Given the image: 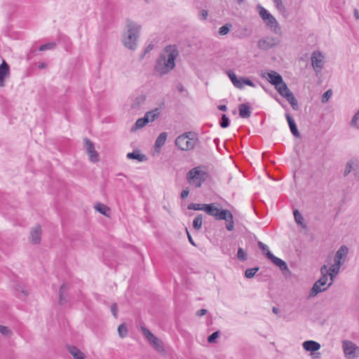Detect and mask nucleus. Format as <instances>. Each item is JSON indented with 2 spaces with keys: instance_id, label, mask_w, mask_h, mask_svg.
I'll return each mask as SVG.
<instances>
[{
  "instance_id": "nucleus-35",
  "label": "nucleus",
  "mask_w": 359,
  "mask_h": 359,
  "mask_svg": "<svg viewBox=\"0 0 359 359\" xmlns=\"http://www.w3.org/2000/svg\"><path fill=\"white\" fill-rule=\"evenodd\" d=\"M258 271H259V268L258 267H255V268H252V269H248L245 271V276L247 278H253L255 276V275L256 274V273Z\"/></svg>"
},
{
  "instance_id": "nucleus-17",
  "label": "nucleus",
  "mask_w": 359,
  "mask_h": 359,
  "mask_svg": "<svg viewBox=\"0 0 359 359\" xmlns=\"http://www.w3.org/2000/svg\"><path fill=\"white\" fill-rule=\"evenodd\" d=\"M267 258L271 260L276 266L279 267L282 271H288L287 264L281 259L274 256L271 252H268Z\"/></svg>"
},
{
  "instance_id": "nucleus-43",
  "label": "nucleus",
  "mask_w": 359,
  "mask_h": 359,
  "mask_svg": "<svg viewBox=\"0 0 359 359\" xmlns=\"http://www.w3.org/2000/svg\"><path fill=\"white\" fill-rule=\"evenodd\" d=\"M0 332L5 336H10L12 334L11 330L8 327L4 325H0Z\"/></svg>"
},
{
  "instance_id": "nucleus-2",
  "label": "nucleus",
  "mask_w": 359,
  "mask_h": 359,
  "mask_svg": "<svg viewBox=\"0 0 359 359\" xmlns=\"http://www.w3.org/2000/svg\"><path fill=\"white\" fill-rule=\"evenodd\" d=\"M179 56L178 48L176 45L166 46L161 55L163 66L158 68V74H165L172 70L175 67V60Z\"/></svg>"
},
{
  "instance_id": "nucleus-15",
  "label": "nucleus",
  "mask_w": 359,
  "mask_h": 359,
  "mask_svg": "<svg viewBox=\"0 0 359 359\" xmlns=\"http://www.w3.org/2000/svg\"><path fill=\"white\" fill-rule=\"evenodd\" d=\"M261 76L265 78L269 83L273 85L275 88L283 82L281 75L275 71L262 72Z\"/></svg>"
},
{
  "instance_id": "nucleus-18",
  "label": "nucleus",
  "mask_w": 359,
  "mask_h": 359,
  "mask_svg": "<svg viewBox=\"0 0 359 359\" xmlns=\"http://www.w3.org/2000/svg\"><path fill=\"white\" fill-rule=\"evenodd\" d=\"M302 346L305 351L310 352H315L320 348V344L318 342L313 340L304 341Z\"/></svg>"
},
{
  "instance_id": "nucleus-32",
  "label": "nucleus",
  "mask_w": 359,
  "mask_h": 359,
  "mask_svg": "<svg viewBox=\"0 0 359 359\" xmlns=\"http://www.w3.org/2000/svg\"><path fill=\"white\" fill-rule=\"evenodd\" d=\"M202 223H203L202 215H198L197 217H196L194 218V219L193 221V227L196 230H199L201 229Z\"/></svg>"
},
{
  "instance_id": "nucleus-24",
  "label": "nucleus",
  "mask_w": 359,
  "mask_h": 359,
  "mask_svg": "<svg viewBox=\"0 0 359 359\" xmlns=\"http://www.w3.org/2000/svg\"><path fill=\"white\" fill-rule=\"evenodd\" d=\"M223 220L226 221V229L231 231L234 229V222H233V217L230 210H227V212L225 214V218H223Z\"/></svg>"
},
{
  "instance_id": "nucleus-61",
  "label": "nucleus",
  "mask_w": 359,
  "mask_h": 359,
  "mask_svg": "<svg viewBox=\"0 0 359 359\" xmlns=\"http://www.w3.org/2000/svg\"><path fill=\"white\" fill-rule=\"evenodd\" d=\"M318 355H319V353H318ZM315 358H319V355H317V356H316Z\"/></svg>"
},
{
  "instance_id": "nucleus-12",
  "label": "nucleus",
  "mask_w": 359,
  "mask_h": 359,
  "mask_svg": "<svg viewBox=\"0 0 359 359\" xmlns=\"http://www.w3.org/2000/svg\"><path fill=\"white\" fill-rule=\"evenodd\" d=\"M311 65L314 71L318 74L320 72L325 65V56L320 51H314L311 57Z\"/></svg>"
},
{
  "instance_id": "nucleus-54",
  "label": "nucleus",
  "mask_w": 359,
  "mask_h": 359,
  "mask_svg": "<svg viewBox=\"0 0 359 359\" xmlns=\"http://www.w3.org/2000/svg\"><path fill=\"white\" fill-rule=\"evenodd\" d=\"M218 109L221 111H225L227 109V107L226 105H219Z\"/></svg>"
},
{
  "instance_id": "nucleus-37",
  "label": "nucleus",
  "mask_w": 359,
  "mask_h": 359,
  "mask_svg": "<svg viewBox=\"0 0 359 359\" xmlns=\"http://www.w3.org/2000/svg\"><path fill=\"white\" fill-rule=\"evenodd\" d=\"M358 121H359V110L353 116L351 121V125L357 128V129H359V124H358Z\"/></svg>"
},
{
  "instance_id": "nucleus-27",
  "label": "nucleus",
  "mask_w": 359,
  "mask_h": 359,
  "mask_svg": "<svg viewBox=\"0 0 359 359\" xmlns=\"http://www.w3.org/2000/svg\"><path fill=\"white\" fill-rule=\"evenodd\" d=\"M67 350L69 353L73 356L74 359H79L81 356L83 355V353L75 346H69Z\"/></svg>"
},
{
  "instance_id": "nucleus-10",
  "label": "nucleus",
  "mask_w": 359,
  "mask_h": 359,
  "mask_svg": "<svg viewBox=\"0 0 359 359\" xmlns=\"http://www.w3.org/2000/svg\"><path fill=\"white\" fill-rule=\"evenodd\" d=\"M227 74L233 86L237 88L242 89L244 88V85L255 87V83L248 78H238L236 74L231 71L228 72Z\"/></svg>"
},
{
  "instance_id": "nucleus-40",
  "label": "nucleus",
  "mask_w": 359,
  "mask_h": 359,
  "mask_svg": "<svg viewBox=\"0 0 359 359\" xmlns=\"http://www.w3.org/2000/svg\"><path fill=\"white\" fill-rule=\"evenodd\" d=\"M276 8L280 12H284L285 10V6L283 4L282 0H273Z\"/></svg>"
},
{
  "instance_id": "nucleus-22",
  "label": "nucleus",
  "mask_w": 359,
  "mask_h": 359,
  "mask_svg": "<svg viewBox=\"0 0 359 359\" xmlns=\"http://www.w3.org/2000/svg\"><path fill=\"white\" fill-rule=\"evenodd\" d=\"M285 117L292 135L295 137H299L300 135L293 118L289 114H286Z\"/></svg>"
},
{
  "instance_id": "nucleus-39",
  "label": "nucleus",
  "mask_w": 359,
  "mask_h": 359,
  "mask_svg": "<svg viewBox=\"0 0 359 359\" xmlns=\"http://www.w3.org/2000/svg\"><path fill=\"white\" fill-rule=\"evenodd\" d=\"M237 257L238 259L241 261H245L247 259V254L243 248H239L238 250Z\"/></svg>"
},
{
  "instance_id": "nucleus-42",
  "label": "nucleus",
  "mask_w": 359,
  "mask_h": 359,
  "mask_svg": "<svg viewBox=\"0 0 359 359\" xmlns=\"http://www.w3.org/2000/svg\"><path fill=\"white\" fill-rule=\"evenodd\" d=\"M219 334L220 333L219 331L214 332L208 337V341L209 343H215V340L219 337Z\"/></svg>"
},
{
  "instance_id": "nucleus-31",
  "label": "nucleus",
  "mask_w": 359,
  "mask_h": 359,
  "mask_svg": "<svg viewBox=\"0 0 359 359\" xmlns=\"http://www.w3.org/2000/svg\"><path fill=\"white\" fill-rule=\"evenodd\" d=\"M293 214L295 222L302 227H305L306 226L304 224V218L302 214L297 210H294Z\"/></svg>"
},
{
  "instance_id": "nucleus-4",
  "label": "nucleus",
  "mask_w": 359,
  "mask_h": 359,
  "mask_svg": "<svg viewBox=\"0 0 359 359\" xmlns=\"http://www.w3.org/2000/svg\"><path fill=\"white\" fill-rule=\"evenodd\" d=\"M209 175L205 166H196L191 169L187 174L188 183L195 187L199 188L202 184L207 180Z\"/></svg>"
},
{
  "instance_id": "nucleus-19",
  "label": "nucleus",
  "mask_w": 359,
  "mask_h": 359,
  "mask_svg": "<svg viewBox=\"0 0 359 359\" xmlns=\"http://www.w3.org/2000/svg\"><path fill=\"white\" fill-rule=\"evenodd\" d=\"M9 74V66L4 60L0 65V86H4L5 78Z\"/></svg>"
},
{
  "instance_id": "nucleus-11",
  "label": "nucleus",
  "mask_w": 359,
  "mask_h": 359,
  "mask_svg": "<svg viewBox=\"0 0 359 359\" xmlns=\"http://www.w3.org/2000/svg\"><path fill=\"white\" fill-rule=\"evenodd\" d=\"M156 118L157 108L147 112L143 118H138L136 121L135 126L132 128V130H134V128H135L136 129L142 128L149 122L154 121Z\"/></svg>"
},
{
  "instance_id": "nucleus-38",
  "label": "nucleus",
  "mask_w": 359,
  "mask_h": 359,
  "mask_svg": "<svg viewBox=\"0 0 359 359\" xmlns=\"http://www.w3.org/2000/svg\"><path fill=\"white\" fill-rule=\"evenodd\" d=\"M332 95V92L331 90H327V91H325L323 95H322V98H321V102L323 103H325L327 102L330 98L331 97Z\"/></svg>"
},
{
  "instance_id": "nucleus-49",
  "label": "nucleus",
  "mask_w": 359,
  "mask_h": 359,
  "mask_svg": "<svg viewBox=\"0 0 359 359\" xmlns=\"http://www.w3.org/2000/svg\"><path fill=\"white\" fill-rule=\"evenodd\" d=\"M111 311L113 314V316L115 317V318H117V312H118V309H117V306L116 304H113L111 306Z\"/></svg>"
},
{
  "instance_id": "nucleus-34",
  "label": "nucleus",
  "mask_w": 359,
  "mask_h": 359,
  "mask_svg": "<svg viewBox=\"0 0 359 359\" xmlns=\"http://www.w3.org/2000/svg\"><path fill=\"white\" fill-rule=\"evenodd\" d=\"M118 332L120 337L124 338L125 337H126L128 334L127 326L125 324H121L118 327Z\"/></svg>"
},
{
  "instance_id": "nucleus-59",
  "label": "nucleus",
  "mask_w": 359,
  "mask_h": 359,
  "mask_svg": "<svg viewBox=\"0 0 359 359\" xmlns=\"http://www.w3.org/2000/svg\"><path fill=\"white\" fill-rule=\"evenodd\" d=\"M158 352H159V351H160V349H161V346H160V344H159V343H158Z\"/></svg>"
},
{
  "instance_id": "nucleus-47",
  "label": "nucleus",
  "mask_w": 359,
  "mask_h": 359,
  "mask_svg": "<svg viewBox=\"0 0 359 359\" xmlns=\"http://www.w3.org/2000/svg\"><path fill=\"white\" fill-rule=\"evenodd\" d=\"M145 100V96H139L136 98L135 102L132 104V107L135 108L136 104H140Z\"/></svg>"
},
{
  "instance_id": "nucleus-25",
  "label": "nucleus",
  "mask_w": 359,
  "mask_h": 359,
  "mask_svg": "<svg viewBox=\"0 0 359 359\" xmlns=\"http://www.w3.org/2000/svg\"><path fill=\"white\" fill-rule=\"evenodd\" d=\"M239 116L241 118H248L251 115V109L248 104H241L238 107Z\"/></svg>"
},
{
  "instance_id": "nucleus-21",
  "label": "nucleus",
  "mask_w": 359,
  "mask_h": 359,
  "mask_svg": "<svg viewBox=\"0 0 359 359\" xmlns=\"http://www.w3.org/2000/svg\"><path fill=\"white\" fill-rule=\"evenodd\" d=\"M143 335L151 342L155 348H157V337L153 334L149 330L144 327H141Z\"/></svg>"
},
{
  "instance_id": "nucleus-41",
  "label": "nucleus",
  "mask_w": 359,
  "mask_h": 359,
  "mask_svg": "<svg viewBox=\"0 0 359 359\" xmlns=\"http://www.w3.org/2000/svg\"><path fill=\"white\" fill-rule=\"evenodd\" d=\"M220 126L223 128H227L229 126V119L225 114H223L222 116Z\"/></svg>"
},
{
  "instance_id": "nucleus-5",
  "label": "nucleus",
  "mask_w": 359,
  "mask_h": 359,
  "mask_svg": "<svg viewBox=\"0 0 359 359\" xmlns=\"http://www.w3.org/2000/svg\"><path fill=\"white\" fill-rule=\"evenodd\" d=\"M257 11L267 27L273 32L278 34L280 30L279 23L270 12L261 5L257 6Z\"/></svg>"
},
{
  "instance_id": "nucleus-14",
  "label": "nucleus",
  "mask_w": 359,
  "mask_h": 359,
  "mask_svg": "<svg viewBox=\"0 0 359 359\" xmlns=\"http://www.w3.org/2000/svg\"><path fill=\"white\" fill-rule=\"evenodd\" d=\"M279 40L274 36H266L259 39L257 42V46L261 50H269L278 46Z\"/></svg>"
},
{
  "instance_id": "nucleus-50",
  "label": "nucleus",
  "mask_w": 359,
  "mask_h": 359,
  "mask_svg": "<svg viewBox=\"0 0 359 359\" xmlns=\"http://www.w3.org/2000/svg\"><path fill=\"white\" fill-rule=\"evenodd\" d=\"M208 311L205 309H199L196 311V314L197 316H203L207 313Z\"/></svg>"
},
{
  "instance_id": "nucleus-57",
  "label": "nucleus",
  "mask_w": 359,
  "mask_h": 359,
  "mask_svg": "<svg viewBox=\"0 0 359 359\" xmlns=\"http://www.w3.org/2000/svg\"><path fill=\"white\" fill-rule=\"evenodd\" d=\"M273 312L274 313H278V309L277 308H276V307H273Z\"/></svg>"
},
{
  "instance_id": "nucleus-20",
  "label": "nucleus",
  "mask_w": 359,
  "mask_h": 359,
  "mask_svg": "<svg viewBox=\"0 0 359 359\" xmlns=\"http://www.w3.org/2000/svg\"><path fill=\"white\" fill-rule=\"evenodd\" d=\"M41 232V228L39 225H37L31 231V240L34 244H38L40 243Z\"/></svg>"
},
{
  "instance_id": "nucleus-46",
  "label": "nucleus",
  "mask_w": 359,
  "mask_h": 359,
  "mask_svg": "<svg viewBox=\"0 0 359 359\" xmlns=\"http://www.w3.org/2000/svg\"><path fill=\"white\" fill-rule=\"evenodd\" d=\"M229 27L228 25H224L219 29V33L221 35H226L229 32Z\"/></svg>"
},
{
  "instance_id": "nucleus-44",
  "label": "nucleus",
  "mask_w": 359,
  "mask_h": 359,
  "mask_svg": "<svg viewBox=\"0 0 359 359\" xmlns=\"http://www.w3.org/2000/svg\"><path fill=\"white\" fill-rule=\"evenodd\" d=\"M258 246L262 250V252L267 257L268 252H270L269 247L261 241L258 242Z\"/></svg>"
},
{
  "instance_id": "nucleus-48",
  "label": "nucleus",
  "mask_w": 359,
  "mask_h": 359,
  "mask_svg": "<svg viewBox=\"0 0 359 359\" xmlns=\"http://www.w3.org/2000/svg\"><path fill=\"white\" fill-rule=\"evenodd\" d=\"M208 15V13L206 10H202L201 11H200L199 13V18L202 20H205L207 19V17Z\"/></svg>"
},
{
  "instance_id": "nucleus-52",
  "label": "nucleus",
  "mask_w": 359,
  "mask_h": 359,
  "mask_svg": "<svg viewBox=\"0 0 359 359\" xmlns=\"http://www.w3.org/2000/svg\"><path fill=\"white\" fill-rule=\"evenodd\" d=\"M187 236H188V239H189V243L193 245H195V243L191 236V235L189 234V231L187 230Z\"/></svg>"
},
{
  "instance_id": "nucleus-30",
  "label": "nucleus",
  "mask_w": 359,
  "mask_h": 359,
  "mask_svg": "<svg viewBox=\"0 0 359 359\" xmlns=\"http://www.w3.org/2000/svg\"><path fill=\"white\" fill-rule=\"evenodd\" d=\"M208 204H200V203H190L188 205L189 210H203L205 212L206 206Z\"/></svg>"
},
{
  "instance_id": "nucleus-51",
  "label": "nucleus",
  "mask_w": 359,
  "mask_h": 359,
  "mask_svg": "<svg viewBox=\"0 0 359 359\" xmlns=\"http://www.w3.org/2000/svg\"><path fill=\"white\" fill-rule=\"evenodd\" d=\"M189 190H187V189H184V190H183V191L181 192V197H182V198H187V197L188 196V195H189Z\"/></svg>"
},
{
  "instance_id": "nucleus-13",
  "label": "nucleus",
  "mask_w": 359,
  "mask_h": 359,
  "mask_svg": "<svg viewBox=\"0 0 359 359\" xmlns=\"http://www.w3.org/2000/svg\"><path fill=\"white\" fill-rule=\"evenodd\" d=\"M218 205L216 203H210L205 207V212L210 216L215 217L217 220H223L225 218V214L228 210H222L218 208Z\"/></svg>"
},
{
  "instance_id": "nucleus-60",
  "label": "nucleus",
  "mask_w": 359,
  "mask_h": 359,
  "mask_svg": "<svg viewBox=\"0 0 359 359\" xmlns=\"http://www.w3.org/2000/svg\"><path fill=\"white\" fill-rule=\"evenodd\" d=\"M154 69H157V65H156L154 66Z\"/></svg>"
},
{
  "instance_id": "nucleus-3",
  "label": "nucleus",
  "mask_w": 359,
  "mask_h": 359,
  "mask_svg": "<svg viewBox=\"0 0 359 359\" xmlns=\"http://www.w3.org/2000/svg\"><path fill=\"white\" fill-rule=\"evenodd\" d=\"M321 278L315 283L312 288L310 290L309 296L315 297L318 293L325 291L329 287H330L337 276H332L330 268L327 265L324 264L320 268Z\"/></svg>"
},
{
  "instance_id": "nucleus-8",
  "label": "nucleus",
  "mask_w": 359,
  "mask_h": 359,
  "mask_svg": "<svg viewBox=\"0 0 359 359\" xmlns=\"http://www.w3.org/2000/svg\"><path fill=\"white\" fill-rule=\"evenodd\" d=\"M342 349L346 359H355L359 357V346L350 340L342 341Z\"/></svg>"
},
{
  "instance_id": "nucleus-16",
  "label": "nucleus",
  "mask_w": 359,
  "mask_h": 359,
  "mask_svg": "<svg viewBox=\"0 0 359 359\" xmlns=\"http://www.w3.org/2000/svg\"><path fill=\"white\" fill-rule=\"evenodd\" d=\"M86 149L87 150V153L89 156V159L92 162H97L99 161V154L97 151L95 149L94 144L89 139L86 138L84 140Z\"/></svg>"
},
{
  "instance_id": "nucleus-6",
  "label": "nucleus",
  "mask_w": 359,
  "mask_h": 359,
  "mask_svg": "<svg viewBox=\"0 0 359 359\" xmlns=\"http://www.w3.org/2000/svg\"><path fill=\"white\" fill-rule=\"evenodd\" d=\"M348 250L346 246L342 245L336 252L334 257V263L328 267L332 273V276H337L339 273L341 266L345 262Z\"/></svg>"
},
{
  "instance_id": "nucleus-9",
  "label": "nucleus",
  "mask_w": 359,
  "mask_h": 359,
  "mask_svg": "<svg viewBox=\"0 0 359 359\" xmlns=\"http://www.w3.org/2000/svg\"><path fill=\"white\" fill-rule=\"evenodd\" d=\"M275 88L281 96L284 97L288 101L294 109H297V100L284 81Z\"/></svg>"
},
{
  "instance_id": "nucleus-55",
  "label": "nucleus",
  "mask_w": 359,
  "mask_h": 359,
  "mask_svg": "<svg viewBox=\"0 0 359 359\" xmlns=\"http://www.w3.org/2000/svg\"><path fill=\"white\" fill-rule=\"evenodd\" d=\"M354 17L355 18L356 20H359V12L357 9H355L354 10Z\"/></svg>"
},
{
  "instance_id": "nucleus-7",
  "label": "nucleus",
  "mask_w": 359,
  "mask_h": 359,
  "mask_svg": "<svg viewBox=\"0 0 359 359\" xmlns=\"http://www.w3.org/2000/svg\"><path fill=\"white\" fill-rule=\"evenodd\" d=\"M176 145L183 151H189L194 148L197 143V138L192 133H184L177 137Z\"/></svg>"
},
{
  "instance_id": "nucleus-45",
  "label": "nucleus",
  "mask_w": 359,
  "mask_h": 359,
  "mask_svg": "<svg viewBox=\"0 0 359 359\" xmlns=\"http://www.w3.org/2000/svg\"><path fill=\"white\" fill-rule=\"evenodd\" d=\"M166 138V133H162L158 135V148L165 143Z\"/></svg>"
},
{
  "instance_id": "nucleus-28",
  "label": "nucleus",
  "mask_w": 359,
  "mask_h": 359,
  "mask_svg": "<svg viewBox=\"0 0 359 359\" xmlns=\"http://www.w3.org/2000/svg\"><path fill=\"white\" fill-rule=\"evenodd\" d=\"M95 209L99 212L100 214L104 215V216H109V212H110V208L107 206L106 205L102 203H97L95 205Z\"/></svg>"
},
{
  "instance_id": "nucleus-58",
  "label": "nucleus",
  "mask_w": 359,
  "mask_h": 359,
  "mask_svg": "<svg viewBox=\"0 0 359 359\" xmlns=\"http://www.w3.org/2000/svg\"><path fill=\"white\" fill-rule=\"evenodd\" d=\"M79 359H86V355L83 354V355L81 356Z\"/></svg>"
},
{
  "instance_id": "nucleus-62",
  "label": "nucleus",
  "mask_w": 359,
  "mask_h": 359,
  "mask_svg": "<svg viewBox=\"0 0 359 359\" xmlns=\"http://www.w3.org/2000/svg\"><path fill=\"white\" fill-rule=\"evenodd\" d=\"M146 1H149V0H145Z\"/></svg>"
},
{
  "instance_id": "nucleus-23",
  "label": "nucleus",
  "mask_w": 359,
  "mask_h": 359,
  "mask_svg": "<svg viewBox=\"0 0 359 359\" xmlns=\"http://www.w3.org/2000/svg\"><path fill=\"white\" fill-rule=\"evenodd\" d=\"M68 290L67 284L64 283L60 287L59 290V304L63 305L67 303V292Z\"/></svg>"
},
{
  "instance_id": "nucleus-26",
  "label": "nucleus",
  "mask_w": 359,
  "mask_h": 359,
  "mask_svg": "<svg viewBox=\"0 0 359 359\" xmlns=\"http://www.w3.org/2000/svg\"><path fill=\"white\" fill-rule=\"evenodd\" d=\"M127 158L129 159L137 160L139 162H143L147 159L145 155L140 153L139 150H135L133 152L128 153L127 154Z\"/></svg>"
},
{
  "instance_id": "nucleus-33",
  "label": "nucleus",
  "mask_w": 359,
  "mask_h": 359,
  "mask_svg": "<svg viewBox=\"0 0 359 359\" xmlns=\"http://www.w3.org/2000/svg\"><path fill=\"white\" fill-rule=\"evenodd\" d=\"M56 47V43L55 42H49L45 44L40 46L39 48V51H45L46 50H52Z\"/></svg>"
},
{
  "instance_id": "nucleus-53",
  "label": "nucleus",
  "mask_w": 359,
  "mask_h": 359,
  "mask_svg": "<svg viewBox=\"0 0 359 359\" xmlns=\"http://www.w3.org/2000/svg\"><path fill=\"white\" fill-rule=\"evenodd\" d=\"M47 67V64L45 62H40L38 65L39 69H45Z\"/></svg>"
},
{
  "instance_id": "nucleus-29",
  "label": "nucleus",
  "mask_w": 359,
  "mask_h": 359,
  "mask_svg": "<svg viewBox=\"0 0 359 359\" xmlns=\"http://www.w3.org/2000/svg\"><path fill=\"white\" fill-rule=\"evenodd\" d=\"M358 168V163L354 161H349L346 165L344 175H348L351 171H355Z\"/></svg>"
},
{
  "instance_id": "nucleus-56",
  "label": "nucleus",
  "mask_w": 359,
  "mask_h": 359,
  "mask_svg": "<svg viewBox=\"0 0 359 359\" xmlns=\"http://www.w3.org/2000/svg\"><path fill=\"white\" fill-rule=\"evenodd\" d=\"M153 147L154 151H157V140L154 142Z\"/></svg>"
},
{
  "instance_id": "nucleus-1",
  "label": "nucleus",
  "mask_w": 359,
  "mask_h": 359,
  "mask_svg": "<svg viewBox=\"0 0 359 359\" xmlns=\"http://www.w3.org/2000/svg\"><path fill=\"white\" fill-rule=\"evenodd\" d=\"M141 26L137 22L126 20V29L122 33L121 43L128 50H135L140 36Z\"/></svg>"
},
{
  "instance_id": "nucleus-36",
  "label": "nucleus",
  "mask_w": 359,
  "mask_h": 359,
  "mask_svg": "<svg viewBox=\"0 0 359 359\" xmlns=\"http://www.w3.org/2000/svg\"><path fill=\"white\" fill-rule=\"evenodd\" d=\"M155 47V43L154 41H151L149 44H148L144 50L142 55H141V58H144L151 50H152Z\"/></svg>"
}]
</instances>
